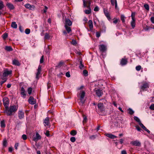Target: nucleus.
Wrapping results in <instances>:
<instances>
[{"instance_id": "1", "label": "nucleus", "mask_w": 154, "mask_h": 154, "mask_svg": "<svg viewBox=\"0 0 154 154\" xmlns=\"http://www.w3.org/2000/svg\"><path fill=\"white\" fill-rule=\"evenodd\" d=\"M18 107L15 105L10 106L9 107H8L5 108V113L7 116H11L13 114V113L15 112L17 109Z\"/></svg>"}, {"instance_id": "2", "label": "nucleus", "mask_w": 154, "mask_h": 154, "mask_svg": "<svg viewBox=\"0 0 154 154\" xmlns=\"http://www.w3.org/2000/svg\"><path fill=\"white\" fill-rule=\"evenodd\" d=\"M85 91L83 90L80 91L78 92L77 94V96L78 98L82 103H83L85 101L84 97L85 96Z\"/></svg>"}, {"instance_id": "3", "label": "nucleus", "mask_w": 154, "mask_h": 154, "mask_svg": "<svg viewBox=\"0 0 154 154\" xmlns=\"http://www.w3.org/2000/svg\"><path fill=\"white\" fill-rule=\"evenodd\" d=\"M139 84H141L140 86L141 91V90L143 91H146L147 89L149 87V83L146 82H140Z\"/></svg>"}, {"instance_id": "4", "label": "nucleus", "mask_w": 154, "mask_h": 154, "mask_svg": "<svg viewBox=\"0 0 154 154\" xmlns=\"http://www.w3.org/2000/svg\"><path fill=\"white\" fill-rule=\"evenodd\" d=\"M97 107L98 109L100 110V112H101L100 114L102 115H103V113H102V112L104 111L105 110V108L103 103H99L97 105Z\"/></svg>"}, {"instance_id": "5", "label": "nucleus", "mask_w": 154, "mask_h": 154, "mask_svg": "<svg viewBox=\"0 0 154 154\" xmlns=\"http://www.w3.org/2000/svg\"><path fill=\"white\" fill-rule=\"evenodd\" d=\"M3 104L5 108L8 106L9 102L8 99L7 97H5L3 98Z\"/></svg>"}, {"instance_id": "6", "label": "nucleus", "mask_w": 154, "mask_h": 154, "mask_svg": "<svg viewBox=\"0 0 154 154\" xmlns=\"http://www.w3.org/2000/svg\"><path fill=\"white\" fill-rule=\"evenodd\" d=\"M94 91L95 92L96 95L99 97H101L103 94V92L101 90L97 89V90L94 89Z\"/></svg>"}, {"instance_id": "7", "label": "nucleus", "mask_w": 154, "mask_h": 154, "mask_svg": "<svg viewBox=\"0 0 154 154\" xmlns=\"http://www.w3.org/2000/svg\"><path fill=\"white\" fill-rule=\"evenodd\" d=\"M64 26H70L72 25V22L68 18H66Z\"/></svg>"}, {"instance_id": "8", "label": "nucleus", "mask_w": 154, "mask_h": 154, "mask_svg": "<svg viewBox=\"0 0 154 154\" xmlns=\"http://www.w3.org/2000/svg\"><path fill=\"white\" fill-rule=\"evenodd\" d=\"M130 144L133 146H141L140 143L139 141L137 140L131 141L130 142Z\"/></svg>"}, {"instance_id": "9", "label": "nucleus", "mask_w": 154, "mask_h": 154, "mask_svg": "<svg viewBox=\"0 0 154 154\" xmlns=\"http://www.w3.org/2000/svg\"><path fill=\"white\" fill-rule=\"evenodd\" d=\"M12 73V71L11 70H8V69H6L5 70L3 73V76L4 77H6L8 76L9 75Z\"/></svg>"}, {"instance_id": "10", "label": "nucleus", "mask_w": 154, "mask_h": 154, "mask_svg": "<svg viewBox=\"0 0 154 154\" xmlns=\"http://www.w3.org/2000/svg\"><path fill=\"white\" fill-rule=\"evenodd\" d=\"M28 102L29 103L32 105L36 103L35 100L32 96H30L29 97L28 99Z\"/></svg>"}, {"instance_id": "11", "label": "nucleus", "mask_w": 154, "mask_h": 154, "mask_svg": "<svg viewBox=\"0 0 154 154\" xmlns=\"http://www.w3.org/2000/svg\"><path fill=\"white\" fill-rule=\"evenodd\" d=\"M99 48L100 51L102 52L105 51L106 50V46L103 44L99 45Z\"/></svg>"}, {"instance_id": "12", "label": "nucleus", "mask_w": 154, "mask_h": 154, "mask_svg": "<svg viewBox=\"0 0 154 154\" xmlns=\"http://www.w3.org/2000/svg\"><path fill=\"white\" fill-rule=\"evenodd\" d=\"M41 138V136L38 133H36L35 136L33 138V140L35 141H37Z\"/></svg>"}, {"instance_id": "13", "label": "nucleus", "mask_w": 154, "mask_h": 154, "mask_svg": "<svg viewBox=\"0 0 154 154\" xmlns=\"http://www.w3.org/2000/svg\"><path fill=\"white\" fill-rule=\"evenodd\" d=\"M18 117L20 119H22L24 117V113L22 110H19L18 112Z\"/></svg>"}, {"instance_id": "14", "label": "nucleus", "mask_w": 154, "mask_h": 154, "mask_svg": "<svg viewBox=\"0 0 154 154\" xmlns=\"http://www.w3.org/2000/svg\"><path fill=\"white\" fill-rule=\"evenodd\" d=\"M42 69L41 66L39 65L38 66V68L37 69V72L36 74V78L37 79H38V76L39 74H40L41 72Z\"/></svg>"}, {"instance_id": "15", "label": "nucleus", "mask_w": 154, "mask_h": 154, "mask_svg": "<svg viewBox=\"0 0 154 154\" xmlns=\"http://www.w3.org/2000/svg\"><path fill=\"white\" fill-rule=\"evenodd\" d=\"M103 12L107 18L109 20H110L111 19V18L109 14V13L108 12L107 9H104Z\"/></svg>"}, {"instance_id": "16", "label": "nucleus", "mask_w": 154, "mask_h": 154, "mask_svg": "<svg viewBox=\"0 0 154 154\" xmlns=\"http://www.w3.org/2000/svg\"><path fill=\"white\" fill-rule=\"evenodd\" d=\"M12 64L15 66H20V63L19 61L16 59H14L12 60Z\"/></svg>"}, {"instance_id": "17", "label": "nucleus", "mask_w": 154, "mask_h": 154, "mask_svg": "<svg viewBox=\"0 0 154 154\" xmlns=\"http://www.w3.org/2000/svg\"><path fill=\"white\" fill-rule=\"evenodd\" d=\"M20 94L22 95V97L23 98H25L26 94L25 93V91L23 87H22L21 89Z\"/></svg>"}, {"instance_id": "18", "label": "nucleus", "mask_w": 154, "mask_h": 154, "mask_svg": "<svg viewBox=\"0 0 154 154\" xmlns=\"http://www.w3.org/2000/svg\"><path fill=\"white\" fill-rule=\"evenodd\" d=\"M105 135L111 139H114L117 138V137L115 135H114L111 134L106 133Z\"/></svg>"}, {"instance_id": "19", "label": "nucleus", "mask_w": 154, "mask_h": 154, "mask_svg": "<svg viewBox=\"0 0 154 154\" xmlns=\"http://www.w3.org/2000/svg\"><path fill=\"white\" fill-rule=\"evenodd\" d=\"M6 5L10 10H13L14 8V7L13 5L11 3H7Z\"/></svg>"}, {"instance_id": "20", "label": "nucleus", "mask_w": 154, "mask_h": 154, "mask_svg": "<svg viewBox=\"0 0 154 154\" xmlns=\"http://www.w3.org/2000/svg\"><path fill=\"white\" fill-rule=\"evenodd\" d=\"M88 25L91 30H92L93 27V22L91 20H90L88 21Z\"/></svg>"}, {"instance_id": "21", "label": "nucleus", "mask_w": 154, "mask_h": 154, "mask_svg": "<svg viewBox=\"0 0 154 154\" xmlns=\"http://www.w3.org/2000/svg\"><path fill=\"white\" fill-rule=\"evenodd\" d=\"M111 4L114 5L115 4L116 9H117V3L116 0H110Z\"/></svg>"}, {"instance_id": "22", "label": "nucleus", "mask_w": 154, "mask_h": 154, "mask_svg": "<svg viewBox=\"0 0 154 154\" xmlns=\"http://www.w3.org/2000/svg\"><path fill=\"white\" fill-rule=\"evenodd\" d=\"M4 5L3 2L1 0H0V10L4 8ZM2 13V12L0 11V15H1Z\"/></svg>"}, {"instance_id": "23", "label": "nucleus", "mask_w": 154, "mask_h": 154, "mask_svg": "<svg viewBox=\"0 0 154 154\" xmlns=\"http://www.w3.org/2000/svg\"><path fill=\"white\" fill-rule=\"evenodd\" d=\"M11 27L14 29H16L17 28V24H16L15 22H12L11 23Z\"/></svg>"}, {"instance_id": "24", "label": "nucleus", "mask_w": 154, "mask_h": 154, "mask_svg": "<svg viewBox=\"0 0 154 154\" xmlns=\"http://www.w3.org/2000/svg\"><path fill=\"white\" fill-rule=\"evenodd\" d=\"M135 19L132 20L131 22V25L133 29H134L135 27Z\"/></svg>"}, {"instance_id": "25", "label": "nucleus", "mask_w": 154, "mask_h": 154, "mask_svg": "<svg viewBox=\"0 0 154 154\" xmlns=\"http://www.w3.org/2000/svg\"><path fill=\"white\" fill-rule=\"evenodd\" d=\"M44 123H45V126L48 125L49 123V119L48 117H46Z\"/></svg>"}, {"instance_id": "26", "label": "nucleus", "mask_w": 154, "mask_h": 154, "mask_svg": "<svg viewBox=\"0 0 154 154\" xmlns=\"http://www.w3.org/2000/svg\"><path fill=\"white\" fill-rule=\"evenodd\" d=\"M127 61L125 59H122L121 62V64L122 65H125L127 63Z\"/></svg>"}, {"instance_id": "27", "label": "nucleus", "mask_w": 154, "mask_h": 154, "mask_svg": "<svg viewBox=\"0 0 154 154\" xmlns=\"http://www.w3.org/2000/svg\"><path fill=\"white\" fill-rule=\"evenodd\" d=\"M5 49L7 51H12L13 50L11 46H6L5 48Z\"/></svg>"}, {"instance_id": "28", "label": "nucleus", "mask_w": 154, "mask_h": 154, "mask_svg": "<svg viewBox=\"0 0 154 154\" xmlns=\"http://www.w3.org/2000/svg\"><path fill=\"white\" fill-rule=\"evenodd\" d=\"M65 29L67 32L68 33H69V32L71 31V28L69 26H64Z\"/></svg>"}, {"instance_id": "29", "label": "nucleus", "mask_w": 154, "mask_h": 154, "mask_svg": "<svg viewBox=\"0 0 154 154\" xmlns=\"http://www.w3.org/2000/svg\"><path fill=\"white\" fill-rule=\"evenodd\" d=\"M50 36L48 33H46L45 34L44 38L45 39H49L50 38Z\"/></svg>"}, {"instance_id": "30", "label": "nucleus", "mask_w": 154, "mask_h": 154, "mask_svg": "<svg viewBox=\"0 0 154 154\" xmlns=\"http://www.w3.org/2000/svg\"><path fill=\"white\" fill-rule=\"evenodd\" d=\"M1 126L2 128H5V121L4 120H2L1 122Z\"/></svg>"}, {"instance_id": "31", "label": "nucleus", "mask_w": 154, "mask_h": 154, "mask_svg": "<svg viewBox=\"0 0 154 154\" xmlns=\"http://www.w3.org/2000/svg\"><path fill=\"white\" fill-rule=\"evenodd\" d=\"M144 7L145 8L147 11H149V5L147 4H145L144 5Z\"/></svg>"}, {"instance_id": "32", "label": "nucleus", "mask_w": 154, "mask_h": 154, "mask_svg": "<svg viewBox=\"0 0 154 154\" xmlns=\"http://www.w3.org/2000/svg\"><path fill=\"white\" fill-rule=\"evenodd\" d=\"M134 119L139 123L141 121L139 119L137 116H134Z\"/></svg>"}, {"instance_id": "33", "label": "nucleus", "mask_w": 154, "mask_h": 154, "mask_svg": "<svg viewBox=\"0 0 154 154\" xmlns=\"http://www.w3.org/2000/svg\"><path fill=\"white\" fill-rule=\"evenodd\" d=\"M128 111L130 115L133 114L134 112V111L130 108L128 109Z\"/></svg>"}, {"instance_id": "34", "label": "nucleus", "mask_w": 154, "mask_h": 154, "mask_svg": "<svg viewBox=\"0 0 154 154\" xmlns=\"http://www.w3.org/2000/svg\"><path fill=\"white\" fill-rule=\"evenodd\" d=\"M70 134L74 136L77 134V132L75 130H72L71 131Z\"/></svg>"}, {"instance_id": "35", "label": "nucleus", "mask_w": 154, "mask_h": 154, "mask_svg": "<svg viewBox=\"0 0 154 154\" xmlns=\"http://www.w3.org/2000/svg\"><path fill=\"white\" fill-rule=\"evenodd\" d=\"M84 67V65L82 64V60L80 61V65L79 66V68L80 69H82Z\"/></svg>"}, {"instance_id": "36", "label": "nucleus", "mask_w": 154, "mask_h": 154, "mask_svg": "<svg viewBox=\"0 0 154 154\" xmlns=\"http://www.w3.org/2000/svg\"><path fill=\"white\" fill-rule=\"evenodd\" d=\"M25 7L27 8L30 9L31 8V6L29 4H26L25 5Z\"/></svg>"}, {"instance_id": "37", "label": "nucleus", "mask_w": 154, "mask_h": 154, "mask_svg": "<svg viewBox=\"0 0 154 154\" xmlns=\"http://www.w3.org/2000/svg\"><path fill=\"white\" fill-rule=\"evenodd\" d=\"M125 17L124 15H122L121 16V19L122 23H124L125 22Z\"/></svg>"}, {"instance_id": "38", "label": "nucleus", "mask_w": 154, "mask_h": 154, "mask_svg": "<svg viewBox=\"0 0 154 154\" xmlns=\"http://www.w3.org/2000/svg\"><path fill=\"white\" fill-rule=\"evenodd\" d=\"M135 12H132L131 13V17L132 20L135 19Z\"/></svg>"}, {"instance_id": "39", "label": "nucleus", "mask_w": 154, "mask_h": 154, "mask_svg": "<svg viewBox=\"0 0 154 154\" xmlns=\"http://www.w3.org/2000/svg\"><path fill=\"white\" fill-rule=\"evenodd\" d=\"M27 136L26 135L23 134L21 137V138L24 140H25L27 139Z\"/></svg>"}, {"instance_id": "40", "label": "nucleus", "mask_w": 154, "mask_h": 154, "mask_svg": "<svg viewBox=\"0 0 154 154\" xmlns=\"http://www.w3.org/2000/svg\"><path fill=\"white\" fill-rule=\"evenodd\" d=\"M32 91V88L31 87L29 88L28 89V93L29 94H30Z\"/></svg>"}, {"instance_id": "41", "label": "nucleus", "mask_w": 154, "mask_h": 154, "mask_svg": "<svg viewBox=\"0 0 154 154\" xmlns=\"http://www.w3.org/2000/svg\"><path fill=\"white\" fill-rule=\"evenodd\" d=\"M83 72L84 76H86L88 75V72L86 70H84Z\"/></svg>"}, {"instance_id": "42", "label": "nucleus", "mask_w": 154, "mask_h": 154, "mask_svg": "<svg viewBox=\"0 0 154 154\" xmlns=\"http://www.w3.org/2000/svg\"><path fill=\"white\" fill-rule=\"evenodd\" d=\"M30 32V29H25V33L26 34H29Z\"/></svg>"}, {"instance_id": "43", "label": "nucleus", "mask_w": 154, "mask_h": 154, "mask_svg": "<svg viewBox=\"0 0 154 154\" xmlns=\"http://www.w3.org/2000/svg\"><path fill=\"white\" fill-rule=\"evenodd\" d=\"M141 68V67L139 65L136 67V69L137 71H139L140 70Z\"/></svg>"}, {"instance_id": "44", "label": "nucleus", "mask_w": 154, "mask_h": 154, "mask_svg": "<svg viewBox=\"0 0 154 154\" xmlns=\"http://www.w3.org/2000/svg\"><path fill=\"white\" fill-rule=\"evenodd\" d=\"M63 63V62L61 61L58 64L56 67H60L62 66Z\"/></svg>"}, {"instance_id": "45", "label": "nucleus", "mask_w": 154, "mask_h": 154, "mask_svg": "<svg viewBox=\"0 0 154 154\" xmlns=\"http://www.w3.org/2000/svg\"><path fill=\"white\" fill-rule=\"evenodd\" d=\"M118 122L117 121V119H116L115 121L113 122V123L116 126H117L118 125Z\"/></svg>"}, {"instance_id": "46", "label": "nucleus", "mask_w": 154, "mask_h": 154, "mask_svg": "<svg viewBox=\"0 0 154 154\" xmlns=\"http://www.w3.org/2000/svg\"><path fill=\"white\" fill-rule=\"evenodd\" d=\"M91 12V10H86L85 11V13L88 14H89Z\"/></svg>"}, {"instance_id": "47", "label": "nucleus", "mask_w": 154, "mask_h": 154, "mask_svg": "<svg viewBox=\"0 0 154 154\" xmlns=\"http://www.w3.org/2000/svg\"><path fill=\"white\" fill-rule=\"evenodd\" d=\"M75 137H72L70 139V141L72 142H75Z\"/></svg>"}, {"instance_id": "48", "label": "nucleus", "mask_w": 154, "mask_h": 154, "mask_svg": "<svg viewBox=\"0 0 154 154\" xmlns=\"http://www.w3.org/2000/svg\"><path fill=\"white\" fill-rule=\"evenodd\" d=\"M44 62V56H42L40 59V63H42Z\"/></svg>"}, {"instance_id": "49", "label": "nucleus", "mask_w": 154, "mask_h": 154, "mask_svg": "<svg viewBox=\"0 0 154 154\" xmlns=\"http://www.w3.org/2000/svg\"><path fill=\"white\" fill-rule=\"evenodd\" d=\"M45 52L48 55L50 54V52L49 48L48 47L45 49Z\"/></svg>"}, {"instance_id": "50", "label": "nucleus", "mask_w": 154, "mask_h": 154, "mask_svg": "<svg viewBox=\"0 0 154 154\" xmlns=\"http://www.w3.org/2000/svg\"><path fill=\"white\" fill-rule=\"evenodd\" d=\"M8 36V34L5 33L3 34V38L4 39H5Z\"/></svg>"}, {"instance_id": "51", "label": "nucleus", "mask_w": 154, "mask_h": 154, "mask_svg": "<svg viewBox=\"0 0 154 154\" xmlns=\"http://www.w3.org/2000/svg\"><path fill=\"white\" fill-rule=\"evenodd\" d=\"M7 142L6 140H4L3 142V146H4L6 147L7 146Z\"/></svg>"}, {"instance_id": "52", "label": "nucleus", "mask_w": 154, "mask_h": 154, "mask_svg": "<svg viewBox=\"0 0 154 154\" xmlns=\"http://www.w3.org/2000/svg\"><path fill=\"white\" fill-rule=\"evenodd\" d=\"M71 43L73 45H75L77 44V42L76 40L73 39Z\"/></svg>"}, {"instance_id": "53", "label": "nucleus", "mask_w": 154, "mask_h": 154, "mask_svg": "<svg viewBox=\"0 0 154 154\" xmlns=\"http://www.w3.org/2000/svg\"><path fill=\"white\" fill-rule=\"evenodd\" d=\"M99 10V8L97 6H95L94 9V11H97Z\"/></svg>"}, {"instance_id": "54", "label": "nucleus", "mask_w": 154, "mask_h": 154, "mask_svg": "<svg viewBox=\"0 0 154 154\" xmlns=\"http://www.w3.org/2000/svg\"><path fill=\"white\" fill-rule=\"evenodd\" d=\"M149 108L151 110H154V104H151L149 107Z\"/></svg>"}, {"instance_id": "55", "label": "nucleus", "mask_w": 154, "mask_h": 154, "mask_svg": "<svg viewBox=\"0 0 154 154\" xmlns=\"http://www.w3.org/2000/svg\"><path fill=\"white\" fill-rule=\"evenodd\" d=\"M96 137L95 135H93L90 137V139L91 140H94Z\"/></svg>"}, {"instance_id": "56", "label": "nucleus", "mask_w": 154, "mask_h": 154, "mask_svg": "<svg viewBox=\"0 0 154 154\" xmlns=\"http://www.w3.org/2000/svg\"><path fill=\"white\" fill-rule=\"evenodd\" d=\"M66 76L67 77H69L70 76V73L69 72H67L66 73Z\"/></svg>"}, {"instance_id": "57", "label": "nucleus", "mask_w": 154, "mask_h": 154, "mask_svg": "<svg viewBox=\"0 0 154 154\" xmlns=\"http://www.w3.org/2000/svg\"><path fill=\"white\" fill-rule=\"evenodd\" d=\"M19 29L21 32H23V29L22 28L21 26H19Z\"/></svg>"}, {"instance_id": "58", "label": "nucleus", "mask_w": 154, "mask_h": 154, "mask_svg": "<svg viewBox=\"0 0 154 154\" xmlns=\"http://www.w3.org/2000/svg\"><path fill=\"white\" fill-rule=\"evenodd\" d=\"M45 134L47 136L49 137L50 136L49 131H46Z\"/></svg>"}, {"instance_id": "59", "label": "nucleus", "mask_w": 154, "mask_h": 154, "mask_svg": "<svg viewBox=\"0 0 154 154\" xmlns=\"http://www.w3.org/2000/svg\"><path fill=\"white\" fill-rule=\"evenodd\" d=\"M135 127L136 128V129L138 131H140L141 130V129L139 126H136Z\"/></svg>"}, {"instance_id": "60", "label": "nucleus", "mask_w": 154, "mask_h": 154, "mask_svg": "<svg viewBox=\"0 0 154 154\" xmlns=\"http://www.w3.org/2000/svg\"><path fill=\"white\" fill-rule=\"evenodd\" d=\"M45 9L43 10V13H45L47 11V10L48 9V7L46 6H45Z\"/></svg>"}, {"instance_id": "61", "label": "nucleus", "mask_w": 154, "mask_h": 154, "mask_svg": "<svg viewBox=\"0 0 154 154\" xmlns=\"http://www.w3.org/2000/svg\"><path fill=\"white\" fill-rule=\"evenodd\" d=\"M19 146V143H16L15 144L14 147L16 149H17V147Z\"/></svg>"}, {"instance_id": "62", "label": "nucleus", "mask_w": 154, "mask_h": 154, "mask_svg": "<svg viewBox=\"0 0 154 154\" xmlns=\"http://www.w3.org/2000/svg\"><path fill=\"white\" fill-rule=\"evenodd\" d=\"M150 20L151 22L153 23H154V17H152L150 18Z\"/></svg>"}, {"instance_id": "63", "label": "nucleus", "mask_w": 154, "mask_h": 154, "mask_svg": "<svg viewBox=\"0 0 154 154\" xmlns=\"http://www.w3.org/2000/svg\"><path fill=\"white\" fill-rule=\"evenodd\" d=\"M96 35L97 37L98 38L100 36V33L98 32H97L96 33Z\"/></svg>"}, {"instance_id": "64", "label": "nucleus", "mask_w": 154, "mask_h": 154, "mask_svg": "<svg viewBox=\"0 0 154 154\" xmlns=\"http://www.w3.org/2000/svg\"><path fill=\"white\" fill-rule=\"evenodd\" d=\"M121 154H127V153L125 150H123L121 151Z\"/></svg>"}]
</instances>
